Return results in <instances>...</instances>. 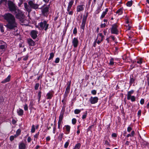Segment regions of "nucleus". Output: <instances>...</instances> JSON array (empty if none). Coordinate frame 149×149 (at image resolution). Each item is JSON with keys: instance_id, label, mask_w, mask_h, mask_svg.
I'll return each instance as SVG.
<instances>
[{"instance_id": "1", "label": "nucleus", "mask_w": 149, "mask_h": 149, "mask_svg": "<svg viewBox=\"0 0 149 149\" xmlns=\"http://www.w3.org/2000/svg\"><path fill=\"white\" fill-rule=\"evenodd\" d=\"M3 17L7 22L6 25L7 29L12 30L17 27V24L15 17L12 14L9 13H5L3 15Z\"/></svg>"}, {"instance_id": "2", "label": "nucleus", "mask_w": 149, "mask_h": 149, "mask_svg": "<svg viewBox=\"0 0 149 149\" xmlns=\"http://www.w3.org/2000/svg\"><path fill=\"white\" fill-rule=\"evenodd\" d=\"M28 3V4L26 3H24V5L25 9L28 13H29L31 11L32 8L35 10H36L38 8L39 5L36 3L34 0H29Z\"/></svg>"}, {"instance_id": "3", "label": "nucleus", "mask_w": 149, "mask_h": 149, "mask_svg": "<svg viewBox=\"0 0 149 149\" xmlns=\"http://www.w3.org/2000/svg\"><path fill=\"white\" fill-rule=\"evenodd\" d=\"M8 8L11 12H14L18 9L17 6L12 1L8 0Z\"/></svg>"}, {"instance_id": "4", "label": "nucleus", "mask_w": 149, "mask_h": 149, "mask_svg": "<svg viewBox=\"0 0 149 149\" xmlns=\"http://www.w3.org/2000/svg\"><path fill=\"white\" fill-rule=\"evenodd\" d=\"M14 13L16 14L15 16L17 18L20 20L23 19L24 17V14L19 9H17Z\"/></svg>"}, {"instance_id": "5", "label": "nucleus", "mask_w": 149, "mask_h": 149, "mask_svg": "<svg viewBox=\"0 0 149 149\" xmlns=\"http://www.w3.org/2000/svg\"><path fill=\"white\" fill-rule=\"evenodd\" d=\"M39 25L42 29H44L45 31L47 30L49 26V24H47V22L45 20H44L43 22H40L39 24Z\"/></svg>"}, {"instance_id": "6", "label": "nucleus", "mask_w": 149, "mask_h": 149, "mask_svg": "<svg viewBox=\"0 0 149 149\" xmlns=\"http://www.w3.org/2000/svg\"><path fill=\"white\" fill-rule=\"evenodd\" d=\"M111 32L112 34L117 35L119 31L117 29L118 26L116 24H115L111 25Z\"/></svg>"}, {"instance_id": "7", "label": "nucleus", "mask_w": 149, "mask_h": 149, "mask_svg": "<svg viewBox=\"0 0 149 149\" xmlns=\"http://www.w3.org/2000/svg\"><path fill=\"white\" fill-rule=\"evenodd\" d=\"M7 47L6 43L2 41H0V49L4 51Z\"/></svg>"}, {"instance_id": "8", "label": "nucleus", "mask_w": 149, "mask_h": 149, "mask_svg": "<svg viewBox=\"0 0 149 149\" xmlns=\"http://www.w3.org/2000/svg\"><path fill=\"white\" fill-rule=\"evenodd\" d=\"M41 9L42 15L44 16L47 15L49 12V7L47 6L42 8H41Z\"/></svg>"}, {"instance_id": "9", "label": "nucleus", "mask_w": 149, "mask_h": 149, "mask_svg": "<svg viewBox=\"0 0 149 149\" xmlns=\"http://www.w3.org/2000/svg\"><path fill=\"white\" fill-rule=\"evenodd\" d=\"M38 34V31L35 30H32L30 32V35L33 39H35L37 37Z\"/></svg>"}, {"instance_id": "10", "label": "nucleus", "mask_w": 149, "mask_h": 149, "mask_svg": "<svg viewBox=\"0 0 149 149\" xmlns=\"http://www.w3.org/2000/svg\"><path fill=\"white\" fill-rule=\"evenodd\" d=\"M98 98L97 97H91L89 99V101L91 104H95L97 103L98 101Z\"/></svg>"}, {"instance_id": "11", "label": "nucleus", "mask_w": 149, "mask_h": 149, "mask_svg": "<svg viewBox=\"0 0 149 149\" xmlns=\"http://www.w3.org/2000/svg\"><path fill=\"white\" fill-rule=\"evenodd\" d=\"M72 43L74 48L77 47L79 43L78 38H74L72 40Z\"/></svg>"}, {"instance_id": "12", "label": "nucleus", "mask_w": 149, "mask_h": 149, "mask_svg": "<svg viewBox=\"0 0 149 149\" xmlns=\"http://www.w3.org/2000/svg\"><path fill=\"white\" fill-rule=\"evenodd\" d=\"M67 87L65 89V93L68 95L70 92V89L71 85V81L67 83Z\"/></svg>"}, {"instance_id": "13", "label": "nucleus", "mask_w": 149, "mask_h": 149, "mask_svg": "<svg viewBox=\"0 0 149 149\" xmlns=\"http://www.w3.org/2000/svg\"><path fill=\"white\" fill-rule=\"evenodd\" d=\"M85 5H78L77 7V12H79L81 11H82L84 10Z\"/></svg>"}, {"instance_id": "14", "label": "nucleus", "mask_w": 149, "mask_h": 149, "mask_svg": "<svg viewBox=\"0 0 149 149\" xmlns=\"http://www.w3.org/2000/svg\"><path fill=\"white\" fill-rule=\"evenodd\" d=\"M27 41L29 46H34L36 45L35 42L31 38L27 39Z\"/></svg>"}, {"instance_id": "15", "label": "nucleus", "mask_w": 149, "mask_h": 149, "mask_svg": "<svg viewBox=\"0 0 149 149\" xmlns=\"http://www.w3.org/2000/svg\"><path fill=\"white\" fill-rule=\"evenodd\" d=\"M65 129V134H68L70 132V127L69 125H66L64 126V127L63 129Z\"/></svg>"}, {"instance_id": "16", "label": "nucleus", "mask_w": 149, "mask_h": 149, "mask_svg": "<svg viewBox=\"0 0 149 149\" xmlns=\"http://www.w3.org/2000/svg\"><path fill=\"white\" fill-rule=\"evenodd\" d=\"M53 94L54 92L53 91H50L47 93L46 95L47 99H51L53 96Z\"/></svg>"}, {"instance_id": "17", "label": "nucleus", "mask_w": 149, "mask_h": 149, "mask_svg": "<svg viewBox=\"0 0 149 149\" xmlns=\"http://www.w3.org/2000/svg\"><path fill=\"white\" fill-rule=\"evenodd\" d=\"M26 147V145L23 143L21 142L19 144V149H25Z\"/></svg>"}, {"instance_id": "18", "label": "nucleus", "mask_w": 149, "mask_h": 149, "mask_svg": "<svg viewBox=\"0 0 149 149\" xmlns=\"http://www.w3.org/2000/svg\"><path fill=\"white\" fill-rule=\"evenodd\" d=\"M134 92V91L132 90L128 92L127 94V99L128 100H130V97L132 96L131 95Z\"/></svg>"}, {"instance_id": "19", "label": "nucleus", "mask_w": 149, "mask_h": 149, "mask_svg": "<svg viewBox=\"0 0 149 149\" xmlns=\"http://www.w3.org/2000/svg\"><path fill=\"white\" fill-rule=\"evenodd\" d=\"M108 11V9L107 8L105 9L104 11H103L102 13V14L100 17V18L101 19H102L107 14V12Z\"/></svg>"}, {"instance_id": "20", "label": "nucleus", "mask_w": 149, "mask_h": 149, "mask_svg": "<svg viewBox=\"0 0 149 149\" xmlns=\"http://www.w3.org/2000/svg\"><path fill=\"white\" fill-rule=\"evenodd\" d=\"M99 36H100L101 37V38H100V40H101V41H102L104 39V36L102 35V33H99L97 35V38L96 39V41H97V40Z\"/></svg>"}, {"instance_id": "21", "label": "nucleus", "mask_w": 149, "mask_h": 149, "mask_svg": "<svg viewBox=\"0 0 149 149\" xmlns=\"http://www.w3.org/2000/svg\"><path fill=\"white\" fill-rule=\"evenodd\" d=\"M10 77L11 76L10 75H8L6 79L1 81V83H5L9 81L10 80Z\"/></svg>"}, {"instance_id": "22", "label": "nucleus", "mask_w": 149, "mask_h": 149, "mask_svg": "<svg viewBox=\"0 0 149 149\" xmlns=\"http://www.w3.org/2000/svg\"><path fill=\"white\" fill-rule=\"evenodd\" d=\"M17 112L19 116H22L23 114L24 111L22 109H19L17 110Z\"/></svg>"}, {"instance_id": "23", "label": "nucleus", "mask_w": 149, "mask_h": 149, "mask_svg": "<svg viewBox=\"0 0 149 149\" xmlns=\"http://www.w3.org/2000/svg\"><path fill=\"white\" fill-rule=\"evenodd\" d=\"M86 21L83 20L80 26L81 28L83 29V30H84L85 28Z\"/></svg>"}, {"instance_id": "24", "label": "nucleus", "mask_w": 149, "mask_h": 149, "mask_svg": "<svg viewBox=\"0 0 149 149\" xmlns=\"http://www.w3.org/2000/svg\"><path fill=\"white\" fill-rule=\"evenodd\" d=\"M7 2V0H0V5H4L6 6Z\"/></svg>"}, {"instance_id": "25", "label": "nucleus", "mask_w": 149, "mask_h": 149, "mask_svg": "<svg viewBox=\"0 0 149 149\" xmlns=\"http://www.w3.org/2000/svg\"><path fill=\"white\" fill-rule=\"evenodd\" d=\"M123 13V8H120L118 9L116 12V13L118 14V15H121Z\"/></svg>"}, {"instance_id": "26", "label": "nucleus", "mask_w": 149, "mask_h": 149, "mask_svg": "<svg viewBox=\"0 0 149 149\" xmlns=\"http://www.w3.org/2000/svg\"><path fill=\"white\" fill-rule=\"evenodd\" d=\"M115 63H116L114 62L113 58H111L110 60V62L109 63V65H115Z\"/></svg>"}, {"instance_id": "27", "label": "nucleus", "mask_w": 149, "mask_h": 149, "mask_svg": "<svg viewBox=\"0 0 149 149\" xmlns=\"http://www.w3.org/2000/svg\"><path fill=\"white\" fill-rule=\"evenodd\" d=\"M135 80V79L134 78L131 77H130V86L132 84L134 83Z\"/></svg>"}, {"instance_id": "28", "label": "nucleus", "mask_w": 149, "mask_h": 149, "mask_svg": "<svg viewBox=\"0 0 149 149\" xmlns=\"http://www.w3.org/2000/svg\"><path fill=\"white\" fill-rule=\"evenodd\" d=\"M63 112H61L60 113V114L59 117V120L58 121L61 122L63 116Z\"/></svg>"}, {"instance_id": "29", "label": "nucleus", "mask_w": 149, "mask_h": 149, "mask_svg": "<svg viewBox=\"0 0 149 149\" xmlns=\"http://www.w3.org/2000/svg\"><path fill=\"white\" fill-rule=\"evenodd\" d=\"M81 146V144L80 143H78L75 146L73 149H79Z\"/></svg>"}, {"instance_id": "30", "label": "nucleus", "mask_w": 149, "mask_h": 149, "mask_svg": "<svg viewBox=\"0 0 149 149\" xmlns=\"http://www.w3.org/2000/svg\"><path fill=\"white\" fill-rule=\"evenodd\" d=\"M63 136V133H61L59 134L58 136V139L60 140V141H62Z\"/></svg>"}, {"instance_id": "31", "label": "nucleus", "mask_w": 149, "mask_h": 149, "mask_svg": "<svg viewBox=\"0 0 149 149\" xmlns=\"http://www.w3.org/2000/svg\"><path fill=\"white\" fill-rule=\"evenodd\" d=\"M70 142V140H68L64 144V147L65 148H67L69 145Z\"/></svg>"}, {"instance_id": "32", "label": "nucleus", "mask_w": 149, "mask_h": 149, "mask_svg": "<svg viewBox=\"0 0 149 149\" xmlns=\"http://www.w3.org/2000/svg\"><path fill=\"white\" fill-rule=\"evenodd\" d=\"M132 4V1H129L127 2L126 3L127 6L128 7L131 6Z\"/></svg>"}, {"instance_id": "33", "label": "nucleus", "mask_w": 149, "mask_h": 149, "mask_svg": "<svg viewBox=\"0 0 149 149\" xmlns=\"http://www.w3.org/2000/svg\"><path fill=\"white\" fill-rule=\"evenodd\" d=\"M41 91H40L38 94V102H39L41 97Z\"/></svg>"}, {"instance_id": "34", "label": "nucleus", "mask_w": 149, "mask_h": 149, "mask_svg": "<svg viewBox=\"0 0 149 149\" xmlns=\"http://www.w3.org/2000/svg\"><path fill=\"white\" fill-rule=\"evenodd\" d=\"M74 2V0H71L68 3V6L72 7Z\"/></svg>"}, {"instance_id": "35", "label": "nucleus", "mask_w": 149, "mask_h": 149, "mask_svg": "<svg viewBox=\"0 0 149 149\" xmlns=\"http://www.w3.org/2000/svg\"><path fill=\"white\" fill-rule=\"evenodd\" d=\"M88 12H87L86 13V15H84L83 20L86 21L87 19V18L88 16Z\"/></svg>"}, {"instance_id": "36", "label": "nucleus", "mask_w": 149, "mask_h": 149, "mask_svg": "<svg viewBox=\"0 0 149 149\" xmlns=\"http://www.w3.org/2000/svg\"><path fill=\"white\" fill-rule=\"evenodd\" d=\"M54 56V54L53 52H52L50 54V57L49 58V60H50Z\"/></svg>"}, {"instance_id": "37", "label": "nucleus", "mask_w": 149, "mask_h": 149, "mask_svg": "<svg viewBox=\"0 0 149 149\" xmlns=\"http://www.w3.org/2000/svg\"><path fill=\"white\" fill-rule=\"evenodd\" d=\"M39 134V132H38L36 134H35L34 135V140H35V141L36 140H36L37 139L38 137Z\"/></svg>"}, {"instance_id": "38", "label": "nucleus", "mask_w": 149, "mask_h": 149, "mask_svg": "<svg viewBox=\"0 0 149 149\" xmlns=\"http://www.w3.org/2000/svg\"><path fill=\"white\" fill-rule=\"evenodd\" d=\"M35 126L34 125H33L31 127V132L32 133H33L35 132Z\"/></svg>"}, {"instance_id": "39", "label": "nucleus", "mask_w": 149, "mask_h": 149, "mask_svg": "<svg viewBox=\"0 0 149 149\" xmlns=\"http://www.w3.org/2000/svg\"><path fill=\"white\" fill-rule=\"evenodd\" d=\"M30 105L31 107H33V105H35V102H34V100H31L30 101Z\"/></svg>"}, {"instance_id": "40", "label": "nucleus", "mask_w": 149, "mask_h": 149, "mask_svg": "<svg viewBox=\"0 0 149 149\" xmlns=\"http://www.w3.org/2000/svg\"><path fill=\"white\" fill-rule=\"evenodd\" d=\"M81 111L80 109H76L74 111V113L75 114H78Z\"/></svg>"}, {"instance_id": "41", "label": "nucleus", "mask_w": 149, "mask_h": 149, "mask_svg": "<svg viewBox=\"0 0 149 149\" xmlns=\"http://www.w3.org/2000/svg\"><path fill=\"white\" fill-rule=\"evenodd\" d=\"M21 130L20 129H19L17 130L16 134L18 135V136H19L21 134Z\"/></svg>"}, {"instance_id": "42", "label": "nucleus", "mask_w": 149, "mask_h": 149, "mask_svg": "<svg viewBox=\"0 0 149 149\" xmlns=\"http://www.w3.org/2000/svg\"><path fill=\"white\" fill-rule=\"evenodd\" d=\"M143 63V59L142 58H140L138 59L137 62V63L138 64H141Z\"/></svg>"}, {"instance_id": "43", "label": "nucleus", "mask_w": 149, "mask_h": 149, "mask_svg": "<svg viewBox=\"0 0 149 149\" xmlns=\"http://www.w3.org/2000/svg\"><path fill=\"white\" fill-rule=\"evenodd\" d=\"M39 86V84L38 83H36L35 86V90L38 89Z\"/></svg>"}, {"instance_id": "44", "label": "nucleus", "mask_w": 149, "mask_h": 149, "mask_svg": "<svg viewBox=\"0 0 149 149\" xmlns=\"http://www.w3.org/2000/svg\"><path fill=\"white\" fill-rule=\"evenodd\" d=\"M130 100L132 102H134L135 101V98L134 96H132L130 97Z\"/></svg>"}, {"instance_id": "45", "label": "nucleus", "mask_w": 149, "mask_h": 149, "mask_svg": "<svg viewBox=\"0 0 149 149\" xmlns=\"http://www.w3.org/2000/svg\"><path fill=\"white\" fill-rule=\"evenodd\" d=\"M29 57V56L28 54L26 55V56L23 57V60L24 61H26L27 60Z\"/></svg>"}, {"instance_id": "46", "label": "nucleus", "mask_w": 149, "mask_h": 149, "mask_svg": "<svg viewBox=\"0 0 149 149\" xmlns=\"http://www.w3.org/2000/svg\"><path fill=\"white\" fill-rule=\"evenodd\" d=\"M77 120L75 118H73L72 120V123L74 125L76 123Z\"/></svg>"}, {"instance_id": "47", "label": "nucleus", "mask_w": 149, "mask_h": 149, "mask_svg": "<svg viewBox=\"0 0 149 149\" xmlns=\"http://www.w3.org/2000/svg\"><path fill=\"white\" fill-rule=\"evenodd\" d=\"M77 28L76 27H75L73 31V33L74 34H76L77 33Z\"/></svg>"}, {"instance_id": "48", "label": "nucleus", "mask_w": 149, "mask_h": 149, "mask_svg": "<svg viewBox=\"0 0 149 149\" xmlns=\"http://www.w3.org/2000/svg\"><path fill=\"white\" fill-rule=\"evenodd\" d=\"M91 93L93 95H96L97 93L96 91L95 90H93L91 91Z\"/></svg>"}, {"instance_id": "49", "label": "nucleus", "mask_w": 149, "mask_h": 149, "mask_svg": "<svg viewBox=\"0 0 149 149\" xmlns=\"http://www.w3.org/2000/svg\"><path fill=\"white\" fill-rule=\"evenodd\" d=\"M14 137L12 135L10 137V140L11 141H13L14 139Z\"/></svg>"}, {"instance_id": "50", "label": "nucleus", "mask_w": 149, "mask_h": 149, "mask_svg": "<svg viewBox=\"0 0 149 149\" xmlns=\"http://www.w3.org/2000/svg\"><path fill=\"white\" fill-rule=\"evenodd\" d=\"M24 110L25 111H27V110H28V107L27 105V104H26L24 105Z\"/></svg>"}, {"instance_id": "51", "label": "nucleus", "mask_w": 149, "mask_h": 149, "mask_svg": "<svg viewBox=\"0 0 149 149\" xmlns=\"http://www.w3.org/2000/svg\"><path fill=\"white\" fill-rule=\"evenodd\" d=\"M59 61L60 58H56L55 59V62L56 63H58L59 62Z\"/></svg>"}, {"instance_id": "52", "label": "nucleus", "mask_w": 149, "mask_h": 149, "mask_svg": "<svg viewBox=\"0 0 149 149\" xmlns=\"http://www.w3.org/2000/svg\"><path fill=\"white\" fill-rule=\"evenodd\" d=\"M87 112H86V113L83 115L82 117V119H84L86 117V116H87Z\"/></svg>"}, {"instance_id": "53", "label": "nucleus", "mask_w": 149, "mask_h": 149, "mask_svg": "<svg viewBox=\"0 0 149 149\" xmlns=\"http://www.w3.org/2000/svg\"><path fill=\"white\" fill-rule=\"evenodd\" d=\"M106 24L105 23L101 24L100 25V27L101 28H104L105 27Z\"/></svg>"}, {"instance_id": "54", "label": "nucleus", "mask_w": 149, "mask_h": 149, "mask_svg": "<svg viewBox=\"0 0 149 149\" xmlns=\"http://www.w3.org/2000/svg\"><path fill=\"white\" fill-rule=\"evenodd\" d=\"M68 14L70 15H72L73 13V12L72 10L70 11H68Z\"/></svg>"}, {"instance_id": "55", "label": "nucleus", "mask_w": 149, "mask_h": 149, "mask_svg": "<svg viewBox=\"0 0 149 149\" xmlns=\"http://www.w3.org/2000/svg\"><path fill=\"white\" fill-rule=\"evenodd\" d=\"M144 102V100L143 99H142L140 101V104H143Z\"/></svg>"}, {"instance_id": "56", "label": "nucleus", "mask_w": 149, "mask_h": 149, "mask_svg": "<svg viewBox=\"0 0 149 149\" xmlns=\"http://www.w3.org/2000/svg\"><path fill=\"white\" fill-rule=\"evenodd\" d=\"M141 110H139L138 111V112L137 114L139 116H141Z\"/></svg>"}, {"instance_id": "57", "label": "nucleus", "mask_w": 149, "mask_h": 149, "mask_svg": "<svg viewBox=\"0 0 149 149\" xmlns=\"http://www.w3.org/2000/svg\"><path fill=\"white\" fill-rule=\"evenodd\" d=\"M132 130V128L130 127H128L127 128V131L128 132H130V131Z\"/></svg>"}, {"instance_id": "58", "label": "nucleus", "mask_w": 149, "mask_h": 149, "mask_svg": "<svg viewBox=\"0 0 149 149\" xmlns=\"http://www.w3.org/2000/svg\"><path fill=\"white\" fill-rule=\"evenodd\" d=\"M113 137H117V134L115 133H113L111 135Z\"/></svg>"}, {"instance_id": "59", "label": "nucleus", "mask_w": 149, "mask_h": 149, "mask_svg": "<svg viewBox=\"0 0 149 149\" xmlns=\"http://www.w3.org/2000/svg\"><path fill=\"white\" fill-rule=\"evenodd\" d=\"M61 122L58 121V128L59 129H60V125L61 124Z\"/></svg>"}, {"instance_id": "60", "label": "nucleus", "mask_w": 149, "mask_h": 149, "mask_svg": "<svg viewBox=\"0 0 149 149\" xmlns=\"http://www.w3.org/2000/svg\"><path fill=\"white\" fill-rule=\"evenodd\" d=\"M50 139V138L49 136H47L46 138V140L47 141H49Z\"/></svg>"}, {"instance_id": "61", "label": "nucleus", "mask_w": 149, "mask_h": 149, "mask_svg": "<svg viewBox=\"0 0 149 149\" xmlns=\"http://www.w3.org/2000/svg\"><path fill=\"white\" fill-rule=\"evenodd\" d=\"M31 141V138L30 136H29L27 139V141L29 143Z\"/></svg>"}, {"instance_id": "62", "label": "nucleus", "mask_w": 149, "mask_h": 149, "mask_svg": "<svg viewBox=\"0 0 149 149\" xmlns=\"http://www.w3.org/2000/svg\"><path fill=\"white\" fill-rule=\"evenodd\" d=\"M134 134H135L134 131H132V132H131V135H132V136H134Z\"/></svg>"}, {"instance_id": "63", "label": "nucleus", "mask_w": 149, "mask_h": 149, "mask_svg": "<svg viewBox=\"0 0 149 149\" xmlns=\"http://www.w3.org/2000/svg\"><path fill=\"white\" fill-rule=\"evenodd\" d=\"M71 7L68 6L67 9V11L68 12L70 11V10L71 9Z\"/></svg>"}, {"instance_id": "64", "label": "nucleus", "mask_w": 149, "mask_h": 149, "mask_svg": "<svg viewBox=\"0 0 149 149\" xmlns=\"http://www.w3.org/2000/svg\"><path fill=\"white\" fill-rule=\"evenodd\" d=\"M56 128L55 127L53 128V132L54 134H55L56 132Z\"/></svg>"}]
</instances>
